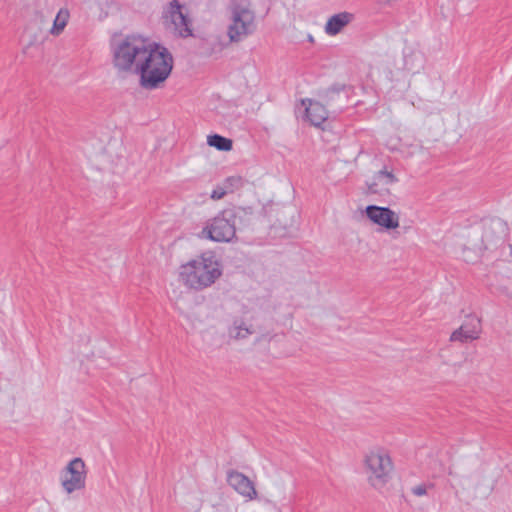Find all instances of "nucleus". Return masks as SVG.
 Masks as SVG:
<instances>
[{"label": "nucleus", "mask_w": 512, "mask_h": 512, "mask_svg": "<svg viewBox=\"0 0 512 512\" xmlns=\"http://www.w3.org/2000/svg\"><path fill=\"white\" fill-rule=\"evenodd\" d=\"M153 41L140 35H128L111 44L112 64L121 74L137 75Z\"/></svg>", "instance_id": "f257e3e1"}, {"label": "nucleus", "mask_w": 512, "mask_h": 512, "mask_svg": "<svg viewBox=\"0 0 512 512\" xmlns=\"http://www.w3.org/2000/svg\"><path fill=\"white\" fill-rule=\"evenodd\" d=\"M173 63L169 50L153 42L137 74L140 86L146 90L161 87L171 74Z\"/></svg>", "instance_id": "f03ea898"}, {"label": "nucleus", "mask_w": 512, "mask_h": 512, "mask_svg": "<svg viewBox=\"0 0 512 512\" xmlns=\"http://www.w3.org/2000/svg\"><path fill=\"white\" fill-rule=\"evenodd\" d=\"M221 275L220 263L212 254H203L182 265L179 273L183 284L196 291L210 287Z\"/></svg>", "instance_id": "7ed1b4c3"}, {"label": "nucleus", "mask_w": 512, "mask_h": 512, "mask_svg": "<svg viewBox=\"0 0 512 512\" xmlns=\"http://www.w3.org/2000/svg\"><path fill=\"white\" fill-rule=\"evenodd\" d=\"M257 29L255 12L246 1L233 2L229 6L227 36L231 43H239L254 34Z\"/></svg>", "instance_id": "20e7f679"}, {"label": "nucleus", "mask_w": 512, "mask_h": 512, "mask_svg": "<svg viewBox=\"0 0 512 512\" xmlns=\"http://www.w3.org/2000/svg\"><path fill=\"white\" fill-rule=\"evenodd\" d=\"M368 482L375 489H382L389 481L393 464L390 456L382 449L371 450L365 457Z\"/></svg>", "instance_id": "39448f33"}, {"label": "nucleus", "mask_w": 512, "mask_h": 512, "mask_svg": "<svg viewBox=\"0 0 512 512\" xmlns=\"http://www.w3.org/2000/svg\"><path fill=\"white\" fill-rule=\"evenodd\" d=\"M236 214L234 210H224L209 220L201 235L215 242H230L236 235Z\"/></svg>", "instance_id": "423d86ee"}, {"label": "nucleus", "mask_w": 512, "mask_h": 512, "mask_svg": "<svg viewBox=\"0 0 512 512\" xmlns=\"http://www.w3.org/2000/svg\"><path fill=\"white\" fill-rule=\"evenodd\" d=\"M85 467L84 461L81 458L76 457L72 459L64 469L61 477V484L68 494L81 490L85 487Z\"/></svg>", "instance_id": "0eeeda50"}, {"label": "nucleus", "mask_w": 512, "mask_h": 512, "mask_svg": "<svg viewBox=\"0 0 512 512\" xmlns=\"http://www.w3.org/2000/svg\"><path fill=\"white\" fill-rule=\"evenodd\" d=\"M164 18L180 37L187 38L192 36L190 20L183 13V6L177 0L169 3Z\"/></svg>", "instance_id": "6e6552de"}, {"label": "nucleus", "mask_w": 512, "mask_h": 512, "mask_svg": "<svg viewBox=\"0 0 512 512\" xmlns=\"http://www.w3.org/2000/svg\"><path fill=\"white\" fill-rule=\"evenodd\" d=\"M226 480L228 485L234 489L245 501H253L257 499L258 493L254 482L245 474L230 469L227 471Z\"/></svg>", "instance_id": "1a4fd4ad"}, {"label": "nucleus", "mask_w": 512, "mask_h": 512, "mask_svg": "<svg viewBox=\"0 0 512 512\" xmlns=\"http://www.w3.org/2000/svg\"><path fill=\"white\" fill-rule=\"evenodd\" d=\"M366 216L374 224H377L387 230L399 227V216L388 207L369 205L365 209Z\"/></svg>", "instance_id": "9d476101"}, {"label": "nucleus", "mask_w": 512, "mask_h": 512, "mask_svg": "<svg viewBox=\"0 0 512 512\" xmlns=\"http://www.w3.org/2000/svg\"><path fill=\"white\" fill-rule=\"evenodd\" d=\"M481 331V320L476 316H468L462 325L451 334L450 340L462 343L476 340Z\"/></svg>", "instance_id": "9b49d317"}, {"label": "nucleus", "mask_w": 512, "mask_h": 512, "mask_svg": "<svg viewBox=\"0 0 512 512\" xmlns=\"http://www.w3.org/2000/svg\"><path fill=\"white\" fill-rule=\"evenodd\" d=\"M302 105L305 106L306 117L312 125L319 127L327 120L328 112L320 102L311 99H303Z\"/></svg>", "instance_id": "f8f14e48"}, {"label": "nucleus", "mask_w": 512, "mask_h": 512, "mask_svg": "<svg viewBox=\"0 0 512 512\" xmlns=\"http://www.w3.org/2000/svg\"><path fill=\"white\" fill-rule=\"evenodd\" d=\"M255 329L252 324L242 318H235L227 329L229 340L239 342L247 339L254 334Z\"/></svg>", "instance_id": "ddd939ff"}, {"label": "nucleus", "mask_w": 512, "mask_h": 512, "mask_svg": "<svg viewBox=\"0 0 512 512\" xmlns=\"http://www.w3.org/2000/svg\"><path fill=\"white\" fill-rule=\"evenodd\" d=\"M353 19L354 15L346 11L332 15L325 24V33L330 36H335L340 33L344 27L350 24Z\"/></svg>", "instance_id": "4468645a"}, {"label": "nucleus", "mask_w": 512, "mask_h": 512, "mask_svg": "<svg viewBox=\"0 0 512 512\" xmlns=\"http://www.w3.org/2000/svg\"><path fill=\"white\" fill-rule=\"evenodd\" d=\"M398 182V178L391 172L386 169L378 171L374 177L373 181L368 184V190L371 193H378L380 191L379 187H388Z\"/></svg>", "instance_id": "2eb2a0df"}, {"label": "nucleus", "mask_w": 512, "mask_h": 512, "mask_svg": "<svg viewBox=\"0 0 512 512\" xmlns=\"http://www.w3.org/2000/svg\"><path fill=\"white\" fill-rule=\"evenodd\" d=\"M69 19H70V11L68 10V8H66V7L61 8L57 12V14L54 18L53 25H52L49 33L52 36L61 35L63 33L65 27L67 26Z\"/></svg>", "instance_id": "dca6fc26"}, {"label": "nucleus", "mask_w": 512, "mask_h": 512, "mask_svg": "<svg viewBox=\"0 0 512 512\" xmlns=\"http://www.w3.org/2000/svg\"><path fill=\"white\" fill-rule=\"evenodd\" d=\"M207 143L209 146L215 147L220 151H229L232 149V141L218 134L208 136Z\"/></svg>", "instance_id": "f3484780"}, {"label": "nucleus", "mask_w": 512, "mask_h": 512, "mask_svg": "<svg viewBox=\"0 0 512 512\" xmlns=\"http://www.w3.org/2000/svg\"><path fill=\"white\" fill-rule=\"evenodd\" d=\"M434 488L433 483H421L411 488V493L417 497H422L428 494V491Z\"/></svg>", "instance_id": "a211bd4d"}, {"label": "nucleus", "mask_w": 512, "mask_h": 512, "mask_svg": "<svg viewBox=\"0 0 512 512\" xmlns=\"http://www.w3.org/2000/svg\"><path fill=\"white\" fill-rule=\"evenodd\" d=\"M242 183V179L240 177H229L225 181V188H234L239 187Z\"/></svg>", "instance_id": "6ab92c4d"}, {"label": "nucleus", "mask_w": 512, "mask_h": 512, "mask_svg": "<svg viewBox=\"0 0 512 512\" xmlns=\"http://www.w3.org/2000/svg\"><path fill=\"white\" fill-rule=\"evenodd\" d=\"M227 189L225 187H217L211 193V198L213 200H220L227 194Z\"/></svg>", "instance_id": "aec40b11"}, {"label": "nucleus", "mask_w": 512, "mask_h": 512, "mask_svg": "<svg viewBox=\"0 0 512 512\" xmlns=\"http://www.w3.org/2000/svg\"><path fill=\"white\" fill-rule=\"evenodd\" d=\"M331 92H333V93H338V92H339V90H336V89H334V88H333V89H331Z\"/></svg>", "instance_id": "412c9836"}]
</instances>
